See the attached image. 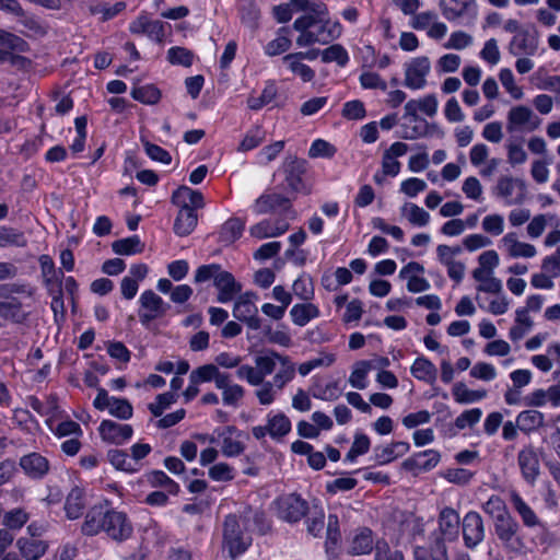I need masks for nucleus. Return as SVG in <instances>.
Segmentation results:
<instances>
[{
	"instance_id": "f257e3e1",
	"label": "nucleus",
	"mask_w": 560,
	"mask_h": 560,
	"mask_svg": "<svg viewBox=\"0 0 560 560\" xmlns=\"http://www.w3.org/2000/svg\"><path fill=\"white\" fill-rule=\"evenodd\" d=\"M254 364L241 366L236 376L257 387L254 395L261 406L272 405L283 388L294 380L296 371L301 376H306L315 370L312 360L296 366L289 355L275 350L256 355Z\"/></svg>"
},
{
	"instance_id": "f03ea898",
	"label": "nucleus",
	"mask_w": 560,
	"mask_h": 560,
	"mask_svg": "<svg viewBox=\"0 0 560 560\" xmlns=\"http://www.w3.org/2000/svg\"><path fill=\"white\" fill-rule=\"evenodd\" d=\"M248 514H229L223 521L222 551L226 552L232 560L242 556L252 545Z\"/></svg>"
},
{
	"instance_id": "7ed1b4c3",
	"label": "nucleus",
	"mask_w": 560,
	"mask_h": 560,
	"mask_svg": "<svg viewBox=\"0 0 560 560\" xmlns=\"http://www.w3.org/2000/svg\"><path fill=\"white\" fill-rule=\"evenodd\" d=\"M194 279L197 283L213 280V285L218 290L217 301L219 303L225 304L231 302L242 291V284L235 280L231 272L222 269L219 264L198 267Z\"/></svg>"
},
{
	"instance_id": "20e7f679",
	"label": "nucleus",
	"mask_w": 560,
	"mask_h": 560,
	"mask_svg": "<svg viewBox=\"0 0 560 560\" xmlns=\"http://www.w3.org/2000/svg\"><path fill=\"white\" fill-rule=\"evenodd\" d=\"M197 438L202 442L218 443L222 455L225 457H237L245 451V435L234 425H228L218 430L217 435L201 434Z\"/></svg>"
},
{
	"instance_id": "39448f33",
	"label": "nucleus",
	"mask_w": 560,
	"mask_h": 560,
	"mask_svg": "<svg viewBox=\"0 0 560 560\" xmlns=\"http://www.w3.org/2000/svg\"><path fill=\"white\" fill-rule=\"evenodd\" d=\"M431 60L427 56H417L404 63V85L409 90H423L431 73Z\"/></svg>"
},
{
	"instance_id": "423d86ee",
	"label": "nucleus",
	"mask_w": 560,
	"mask_h": 560,
	"mask_svg": "<svg viewBox=\"0 0 560 560\" xmlns=\"http://www.w3.org/2000/svg\"><path fill=\"white\" fill-rule=\"evenodd\" d=\"M494 533L506 551L520 555L525 550L520 525L512 516L494 524Z\"/></svg>"
},
{
	"instance_id": "0eeeda50",
	"label": "nucleus",
	"mask_w": 560,
	"mask_h": 560,
	"mask_svg": "<svg viewBox=\"0 0 560 560\" xmlns=\"http://www.w3.org/2000/svg\"><path fill=\"white\" fill-rule=\"evenodd\" d=\"M275 505L278 517L288 523L300 522L308 511L307 501L296 493L279 497Z\"/></svg>"
},
{
	"instance_id": "6e6552de",
	"label": "nucleus",
	"mask_w": 560,
	"mask_h": 560,
	"mask_svg": "<svg viewBox=\"0 0 560 560\" xmlns=\"http://www.w3.org/2000/svg\"><path fill=\"white\" fill-rule=\"evenodd\" d=\"M138 303L139 320L145 327H148L153 320L163 317L170 307L163 299L152 290L143 291Z\"/></svg>"
},
{
	"instance_id": "1a4fd4ad",
	"label": "nucleus",
	"mask_w": 560,
	"mask_h": 560,
	"mask_svg": "<svg viewBox=\"0 0 560 560\" xmlns=\"http://www.w3.org/2000/svg\"><path fill=\"white\" fill-rule=\"evenodd\" d=\"M541 125V119L527 106L512 107L506 116V129L509 132H533Z\"/></svg>"
},
{
	"instance_id": "9d476101",
	"label": "nucleus",
	"mask_w": 560,
	"mask_h": 560,
	"mask_svg": "<svg viewBox=\"0 0 560 560\" xmlns=\"http://www.w3.org/2000/svg\"><path fill=\"white\" fill-rule=\"evenodd\" d=\"M256 299V293L248 291L238 295L233 306V316L253 330H258L261 327V319L255 304Z\"/></svg>"
},
{
	"instance_id": "9b49d317",
	"label": "nucleus",
	"mask_w": 560,
	"mask_h": 560,
	"mask_svg": "<svg viewBox=\"0 0 560 560\" xmlns=\"http://www.w3.org/2000/svg\"><path fill=\"white\" fill-rule=\"evenodd\" d=\"M463 540L468 549H475L486 536L485 524L481 515L476 511H469L462 521Z\"/></svg>"
},
{
	"instance_id": "f8f14e48",
	"label": "nucleus",
	"mask_w": 560,
	"mask_h": 560,
	"mask_svg": "<svg viewBox=\"0 0 560 560\" xmlns=\"http://www.w3.org/2000/svg\"><path fill=\"white\" fill-rule=\"evenodd\" d=\"M495 195L508 206L521 205L526 196L525 183L511 176H502L497 183Z\"/></svg>"
},
{
	"instance_id": "ddd939ff",
	"label": "nucleus",
	"mask_w": 560,
	"mask_h": 560,
	"mask_svg": "<svg viewBox=\"0 0 560 560\" xmlns=\"http://www.w3.org/2000/svg\"><path fill=\"white\" fill-rule=\"evenodd\" d=\"M132 532V525L125 513L108 509L103 533L116 541H124Z\"/></svg>"
},
{
	"instance_id": "4468645a",
	"label": "nucleus",
	"mask_w": 560,
	"mask_h": 560,
	"mask_svg": "<svg viewBox=\"0 0 560 560\" xmlns=\"http://www.w3.org/2000/svg\"><path fill=\"white\" fill-rule=\"evenodd\" d=\"M439 7L443 16L450 22L477 16L476 0H440Z\"/></svg>"
},
{
	"instance_id": "2eb2a0df",
	"label": "nucleus",
	"mask_w": 560,
	"mask_h": 560,
	"mask_svg": "<svg viewBox=\"0 0 560 560\" xmlns=\"http://www.w3.org/2000/svg\"><path fill=\"white\" fill-rule=\"evenodd\" d=\"M517 463L524 480L532 486L535 485L540 474L539 456L535 447L524 446L517 454Z\"/></svg>"
},
{
	"instance_id": "dca6fc26",
	"label": "nucleus",
	"mask_w": 560,
	"mask_h": 560,
	"mask_svg": "<svg viewBox=\"0 0 560 560\" xmlns=\"http://www.w3.org/2000/svg\"><path fill=\"white\" fill-rule=\"evenodd\" d=\"M98 432L104 442L121 445L131 439L133 429L127 423L103 420L98 427Z\"/></svg>"
},
{
	"instance_id": "f3484780",
	"label": "nucleus",
	"mask_w": 560,
	"mask_h": 560,
	"mask_svg": "<svg viewBox=\"0 0 560 560\" xmlns=\"http://www.w3.org/2000/svg\"><path fill=\"white\" fill-rule=\"evenodd\" d=\"M441 460V454L439 451L430 448L422 452H418L412 456L404 460L402 467L408 471L415 474L420 471H429L438 466Z\"/></svg>"
},
{
	"instance_id": "a211bd4d",
	"label": "nucleus",
	"mask_w": 560,
	"mask_h": 560,
	"mask_svg": "<svg viewBox=\"0 0 560 560\" xmlns=\"http://www.w3.org/2000/svg\"><path fill=\"white\" fill-rule=\"evenodd\" d=\"M409 122L402 126L401 137L407 140H416L433 135L443 136L442 130L435 124H429L420 116L408 117Z\"/></svg>"
},
{
	"instance_id": "6ab92c4d",
	"label": "nucleus",
	"mask_w": 560,
	"mask_h": 560,
	"mask_svg": "<svg viewBox=\"0 0 560 560\" xmlns=\"http://www.w3.org/2000/svg\"><path fill=\"white\" fill-rule=\"evenodd\" d=\"M539 46V38L535 32L522 30L517 32L509 45V51L513 56H534Z\"/></svg>"
},
{
	"instance_id": "aec40b11",
	"label": "nucleus",
	"mask_w": 560,
	"mask_h": 560,
	"mask_svg": "<svg viewBox=\"0 0 560 560\" xmlns=\"http://www.w3.org/2000/svg\"><path fill=\"white\" fill-rule=\"evenodd\" d=\"M408 152V145L405 142L396 141L386 149L382 155L381 168L384 174L396 177L400 173L401 163L398 158Z\"/></svg>"
},
{
	"instance_id": "412c9836",
	"label": "nucleus",
	"mask_w": 560,
	"mask_h": 560,
	"mask_svg": "<svg viewBox=\"0 0 560 560\" xmlns=\"http://www.w3.org/2000/svg\"><path fill=\"white\" fill-rule=\"evenodd\" d=\"M501 248L512 258H533L537 254L534 245L521 242L516 233H506L500 241Z\"/></svg>"
},
{
	"instance_id": "4be33fe9",
	"label": "nucleus",
	"mask_w": 560,
	"mask_h": 560,
	"mask_svg": "<svg viewBox=\"0 0 560 560\" xmlns=\"http://www.w3.org/2000/svg\"><path fill=\"white\" fill-rule=\"evenodd\" d=\"M20 466L24 474L32 479H42L49 471L48 459L39 453H30L22 456Z\"/></svg>"
},
{
	"instance_id": "5701e85b",
	"label": "nucleus",
	"mask_w": 560,
	"mask_h": 560,
	"mask_svg": "<svg viewBox=\"0 0 560 560\" xmlns=\"http://www.w3.org/2000/svg\"><path fill=\"white\" fill-rule=\"evenodd\" d=\"M39 266L44 283L49 294H54V291L59 292V289L62 288V270L56 269L52 258L48 255H42L39 257Z\"/></svg>"
},
{
	"instance_id": "b1692460",
	"label": "nucleus",
	"mask_w": 560,
	"mask_h": 560,
	"mask_svg": "<svg viewBox=\"0 0 560 560\" xmlns=\"http://www.w3.org/2000/svg\"><path fill=\"white\" fill-rule=\"evenodd\" d=\"M108 509L103 505L92 506L85 514L81 532L88 536L103 533Z\"/></svg>"
},
{
	"instance_id": "393cba45",
	"label": "nucleus",
	"mask_w": 560,
	"mask_h": 560,
	"mask_svg": "<svg viewBox=\"0 0 560 560\" xmlns=\"http://www.w3.org/2000/svg\"><path fill=\"white\" fill-rule=\"evenodd\" d=\"M289 229V223L285 220H262L249 229L252 236L262 240L269 237H277L284 234Z\"/></svg>"
},
{
	"instance_id": "a878e982",
	"label": "nucleus",
	"mask_w": 560,
	"mask_h": 560,
	"mask_svg": "<svg viewBox=\"0 0 560 560\" xmlns=\"http://www.w3.org/2000/svg\"><path fill=\"white\" fill-rule=\"evenodd\" d=\"M319 22L318 19L315 18V15L311 13H306L304 15H301L293 22V30L299 32V36L296 37V45L299 47H308L313 45L314 40H317L313 37V30L317 23Z\"/></svg>"
},
{
	"instance_id": "bb28decb",
	"label": "nucleus",
	"mask_w": 560,
	"mask_h": 560,
	"mask_svg": "<svg viewBox=\"0 0 560 560\" xmlns=\"http://www.w3.org/2000/svg\"><path fill=\"white\" fill-rule=\"evenodd\" d=\"M409 450L410 445L408 442H392L386 445L376 446L374 448V459L380 465H386L396 458L404 456L409 452Z\"/></svg>"
},
{
	"instance_id": "cd10ccee",
	"label": "nucleus",
	"mask_w": 560,
	"mask_h": 560,
	"mask_svg": "<svg viewBox=\"0 0 560 560\" xmlns=\"http://www.w3.org/2000/svg\"><path fill=\"white\" fill-rule=\"evenodd\" d=\"M460 518L453 508H444L439 515V529L444 539L455 540L458 536Z\"/></svg>"
},
{
	"instance_id": "c85d7f7f",
	"label": "nucleus",
	"mask_w": 560,
	"mask_h": 560,
	"mask_svg": "<svg viewBox=\"0 0 560 560\" xmlns=\"http://www.w3.org/2000/svg\"><path fill=\"white\" fill-rule=\"evenodd\" d=\"M439 102L434 94H428L419 100H410L406 103L404 117H416L418 112L433 117L438 113Z\"/></svg>"
},
{
	"instance_id": "c756f323",
	"label": "nucleus",
	"mask_w": 560,
	"mask_h": 560,
	"mask_svg": "<svg viewBox=\"0 0 560 560\" xmlns=\"http://www.w3.org/2000/svg\"><path fill=\"white\" fill-rule=\"evenodd\" d=\"M218 389L222 392V401L225 406L237 408L245 396V389L242 385L232 383L230 375L219 380Z\"/></svg>"
},
{
	"instance_id": "7c9ffc66",
	"label": "nucleus",
	"mask_w": 560,
	"mask_h": 560,
	"mask_svg": "<svg viewBox=\"0 0 560 560\" xmlns=\"http://www.w3.org/2000/svg\"><path fill=\"white\" fill-rule=\"evenodd\" d=\"M269 436L273 440H281L292 428L290 419L281 411H269L266 416Z\"/></svg>"
},
{
	"instance_id": "2f4dec72",
	"label": "nucleus",
	"mask_w": 560,
	"mask_h": 560,
	"mask_svg": "<svg viewBox=\"0 0 560 560\" xmlns=\"http://www.w3.org/2000/svg\"><path fill=\"white\" fill-rule=\"evenodd\" d=\"M66 516L69 520H78L85 510V494L80 487H73L68 493L65 502Z\"/></svg>"
},
{
	"instance_id": "473e14b6",
	"label": "nucleus",
	"mask_w": 560,
	"mask_h": 560,
	"mask_svg": "<svg viewBox=\"0 0 560 560\" xmlns=\"http://www.w3.org/2000/svg\"><path fill=\"white\" fill-rule=\"evenodd\" d=\"M129 30L132 34H143L154 39H160L163 36L162 23L153 21L145 15H140L131 22Z\"/></svg>"
},
{
	"instance_id": "72a5a7b5",
	"label": "nucleus",
	"mask_w": 560,
	"mask_h": 560,
	"mask_svg": "<svg viewBox=\"0 0 560 560\" xmlns=\"http://www.w3.org/2000/svg\"><path fill=\"white\" fill-rule=\"evenodd\" d=\"M179 208L180 209L174 223V232L178 236H187L195 230L198 217L191 207L184 206Z\"/></svg>"
},
{
	"instance_id": "f704fd0d",
	"label": "nucleus",
	"mask_w": 560,
	"mask_h": 560,
	"mask_svg": "<svg viewBox=\"0 0 560 560\" xmlns=\"http://www.w3.org/2000/svg\"><path fill=\"white\" fill-rule=\"evenodd\" d=\"M172 201L178 207H191L195 211L203 207V196L200 191L182 186L173 192Z\"/></svg>"
},
{
	"instance_id": "c9c22d12",
	"label": "nucleus",
	"mask_w": 560,
	"mask_h": 560,
	"mask_svg": "<svg viewBox=\"0 0 560 560\" xmlns=\"http://www.w3.org/2000/svg\"><path fill=\"white\" fill-rule=\"evenodd\" d=\"M319 315L318 306L313 303L294 304L290 310L293 324L300 327L306 326L311 320L319 317Z\"/></svg>"
},
{
	"instance_id": "e433bc0d",
	"label": "nucleus",
	"mask_w": 560,
	"mask_h": 560,
	"mask_svg": "<svg viewBox=\"0 0 560 560\" xmlns=\"http://www.w3.org/2000/svg\"><path fill=\"white\" fill-rule=\"evenodd\" d=\"M534 322L527 310H516L514 325L509 330V338L513 342L522 340L533 328Z\"/></svg>"
},
{
	"instance_id": "4c0bfd02",
	"label": "nucleus",
	"mask_w": 560,
	"mask_h": 560,
	"mask_svg": "<svg viewBox=\"0 0 560 560\" xmlns=\"http://www.w3.org/2000/svg\"><path fill=\"white\" fill-rule=\"evenodd\" d=\"M545 423V416L542 412L534 409L521 411L516 417V425L525 433H530Z\"/></svg>"
},
{
	"instance_id": "58836bf2",
	"label": "nucleus",
	"mask_w": 560,
	"mask_h": 560,
	"mask_svg": "<svg viewBox=\"0 0 560 560\" xmlns=\"http://www.w3.org/2000/svg\"><path fill=\"white\" fill-rule=\"evenodd\" d=\"M28 315L18 299L0 301V317L13 323H23Z\"/></svg>"
},
{
	"instance_id": "ea45409f",
	"label": "nucleus",
	"mask_w": 560,
	"mask_h": 560,
	"mask_svg": "<svg viewBox=\"0 0 560 560\" xmlns=\"http://www.w3.org/2000/svg\"><path fill=\"white\" fill-rule=\"evenodd\" d=\"M373 369V362L366 360L355 362L348 378L349 384L355 389H365L369 386V373Z\"/></svg>"
},
{
	"instance_id": "a19ab883",
	"label": "nucleus",
	"mask_w": 560,
	"mask_h": 560,
	"mask_svg": "<svg viewBox=\"0 0 560 560\" xmlns=\"http://www.w3.org/2000/svg\"><path fill=\"white\" fill-rule=\"evenodd\" d=\"M318 23H320V25L315 31H313V37L317 39L313 42V45H326L340 36L341 25L339 22L319 20Z\"/></svg>"
},
{
	"instance_id": "79ce46f5",
	"label": "nucleus",
	"mask_w": 560,
	"mask_h": 560,
	"mask_svg": "<svg viewBox=\"0 0 560 560\" xmlns=\"http://www.w3.org/2000/svg\"><path fill=\"white\" fill-rule=\"evenodd\" d=\"M410 372L413 377L428 384H433L438 376V370L435 365L423 357L417 358L413 361L410 368Z\"/></svg>"
},
{
	"instance_id": "37998d69",
	"label": "nucleus",
	"mask_w": 560,
	"mask_h": 560,
	"mask_svg": "<svg viewBox=\"0 0 560 560\" xmlns=\"http://www.w3.org/2000/svg\"><path fill=\"white\" fill-rule=\"evenodd\" d=\"M400 214L413 226L423 228L430 223V214L423 208L412 202H406L400 208Z\"/></svg>"
},
{
	"instance_id": "c03bdc74",
	"label": "nucleus",
	"mask_w": 560,
	"mask_h": 560,
	"mask_svg": "<svg viewBox=\"0 0 560 560\" xmlns=\"http://www.w3.org/2000/svg\"><path fill=\"white\" fill-rule=\"evenodd\" d=\"M289 32V27L279 28L276 38L267 43L264 47L265 55L275 57L288 51L292 45Z\"/></svg>"
},
{
	"instance_id": "a18cd8bd",
	"label": "nucleus",
	"mask_w": 560,
	"mask_h": 560,
	"mask_svg": "<svg viewBox=\"0 0 560 560\" xmlns=\"http://www.w3.org/2000/svg\"><path fill=\"white\" fill-rule=\"evenodd\" d=\"M282 61L287 68L292 73L300 77L303 82H311L315 78V71L303 63L295 52L285 55Z\"/></svg>"
},
{
	"instance_id": "49530a36",
	"label": "nucleus",
	"mask_w": 560,
	"mask_h": 560,
	"mask_svg": "<svg viewBox=\"0 0 560 560\" xmlns=\"http://www.w3.org/2000/svg\"><path fill=\"white\" fill-rule=\"evenodd\" d=\"M16 546L26 560H37L46 552L47 545L43 540L20 538Z\"/></svg>"
},
{
	"instance_id": "de8ad7c7",
	"label": "nucleus",
	"mask_w": 560,
	"mask_h": 560,
	"mask_svg": "<svg viewBox=\"0 0 560 560\" xmlns=\"http://www.w3.org/2000/svg\"><path fill=\"white\" fill-rule=\"evenodd\" d=\"M27 238L24 232L12 226L0 225V247H25Z\"/></svg>"
},
{
	"instance_id": "09e8293b",
	"label": "nucleus",
	"mask_w": 560,
	"mask_h": 560,
	"mask_svg": "<svg viewBox=\"0 0 560 560\" xmlns=\"http://www.w3.org/2000/svg\"><path fill=\"white\" fill-rule=\"evenodd\" d=\"M225 375L226 373L220 372L217 365L205 364L194 370L189 375V380H191L192 383L200 384L213 381L217 387L219 380L224 378Z\"/></svg>"
},
{
	"instance_id": "8fccbe9b",
	"label": "nucleus",
	"mask_w": 560,
	"mask_h": 560,
	"mask_svg": "<svg viewBox=\"0 0 560 560\" xmlns=\"http://www.w3.org/2000/svg\"><path fill=\"white\" fill-rule=\"evenodd\" d=\"M482 510L493 520V525L511 516L505 502L499 495H491L482 504Z\"/></svg>"
},
{
	"instance_id": "3c124183",
	"label": "nucleus",
	"mask_w": 560,
	"mask_h": 560,
	"mask_svg": "<svg viewBox=\"0 0 560 560\" xmlns=\"http://www.w3.org/2000/svg\"><path fill=\"white\" fill-rule=\"evenodd\" d=\"M144 244L138 235L120 238L112 244V249L117 255H136L143 252Z\"/></svg>"
},
{
	"instance_id": "603ef678",
	"label": "nucleus",
	"mask_w": 560,
	"mask_h": 560,
	"mask_svg": "<svg viewBox=\"0 0 560 560\" xmlns=\"http://www.w3.org/2000/svg\"><path fill=\"white\" fill-rule=\"evenodd\" d=\"M511 503L515 511L520 514L524 525L528 527H534L539 523L536 513L515 491L511 493Z\"/></svg>"
},
{
	"instance_id": "864d4df0",
	"label": "nucleus",
	"mask_w": 560,
	"mask_h": 560,
	"mask_svg": "<svg viewBox=\"0 0 560 560\" xmlns=\"http://www.w3.org/2000/svg\"><path fill=\"white\" fill-rule=\"evenodd\" d=\"M0 61L5 60L9 55L8 50L11 51H24L26 49V43L21 37L0 28Z\"/></svg>"
},
{
	"instance_id": "5fc2aeb1",
	"label": "nucleus",
	"mask_w": 560,
	"mask_h": 560,
	"mask_svg": "<svg viewBox=\"0 0 560 560\" xmlns=\"http://www.w3.org/2000/svg\"><path fill=\"white\" fill-rule=\"evenodd\" d=\"M245 224L238 218L228 220L221 228L220 242L229 245L238 240L244 231Z\"/></svg>"
},
{
	"instance_id": "6e6d98bb",
	"label": "nucleus",
	"mask_w": 560,
	"mask_h": 560,
	"mask_svg": "<svg viewBox=\"0 0 560 560\" xmlns=\"http://www.w3.org/2000/svg\"><path fill=\"white\" fill-rule=\"evenodd\" d=\"M453 397L458 404H472L482 400L487 396L485 389L472 390L464 383H457L452 389Z\"/></svg>"
},
{
	"instance_id": "4d7b16f0",
	"label": "nucleus",
	"mask_w": 560,
	"mask_h": 560,
	"mask_svg": "<svg viewBox=\"0 0 560 560\" xmlns=\"http://www.w3.org/2000/svg\"><path fill=\"white\" fill-rule=\"evenodd\" d=\"M148 481L152 487L163 488L168 494L176 495L179 492V485L162 470L151 471L148 475Z\"/></svg>"
},
{
	"instance_id": "13d9d810",
	"label": "nucleus",
	"mask_w": 560,
	"mask_h": 560,
	"mask_svg": "<svg viewBox=\"0 0 560 560\" xmlns=\"http://www.w3.org/2000/svg\"><path fill=\"white\" fill-rule=\"evenodd\" d=\"M320 57L323 62H336L340 67H345L349 62L348 51L339 44H334L322 50Z\"/></svg>"
},
{
	"instance_id": "bf43d9fd",
	"label": "nucleus",
	"mask_w": 560,
	"mask_h": 560,
	"mask_svg": "<svg viewBox=\"0 0 560 560\" xmlns=\"http://www.w3.org/2000/svg\"><path fill=\"white\" fill-rule=\"evenodd\" d=\"M359 82L364 90L387 91V82L381 74L371 70H363L359 77Z\"/></svg>"
},
{
	"instance_id": "052dcab7",
	"label": "nucleus",
	"mask_w": 560,
	"mask_h": 560,
	"mask_svg": "<svg viewBox=\"0 0 560 560\" xmlns=\"http://www.w3.org/2000/svg\"><path fill=\"white\" fill-rule=\"evenodd\" d=\"M110 464L119 470L126 472H136L139 470V466L128 457L127 453L120 450H112L107 454Z\"/></svg>"
},
{
	"instance_id": "680f3d73",
	"label": "nucleus",
	"mask_w": 560,
	"mask_h": 560,
	"mask_svg": "<svg viewBox=\"0 0 560 560\" xmlns=\"http://www.w3.org/2000/svg\"><path fill=\"white\" fill-rule=\"evenodd\" d=\"M287 202V200L278 194L261 195L253 207L254 211L258 214L267 213L272 211L277 207H280Z\"/></svg>"
},
{
	"instance_id": "e2e57ef3",
	"label": "nucleus",
	"mask_w": 560,
	"mask_h": 560,
	"mask_svg": "<svg viewBox=\"0 0 560 560\" xmlns=\"http://www.w3.org/2000/svg\"><path fill=\"white\" fill-rule=\"evenodd\" d=\"M131 96L133 100L148 104L153 105L156 104L161 98V93L158 88L151 84L142 85L135 88L131 92Z\"/></svg>"
},
{
	"instance_id": "0e129e2a",
	"label": "nucleus",
	"mask_w": 560,
	"mask_h": 560,
	"mask_svg": "<svg viewBox=\"0 0 560 560\" xmlns=\"http://www.w3.org/2000/svg\"><path fill=\"white\" fill-rule=\"evenodd\" d=\"M312 395L316 399L324 401L337 400L341 395L338 382H329L325 385H315L312 390Z\"/></svg>"
},
{
	"instance_id": "69168bd1",
	"label": "nucleus",
	"mask_w": 560,
	"mask_h": 560,
	"mask_svg": "<svg viewBox=\"0 0 560 560\" xmlns=\"http://www.w3.org/2000/svg\"><path fill=\"white\" fill-rule=\"evenodd\" d=\"M508 162L512 165H521L527 161V153L521 141L508 140L505 143Z\"/></svg>"
},
{
	"instance_id": "338daca9",
	"label": "nucleus",
	"mask_w": 560,
	"mask_h": 560,
	"mask_svg": "<svg viewBox=\"0 0 560 560\" xmlns=\"http://www.w3.org/2000/svg\"><path fill=\"white\" fill-rule=\"evenodd\" d=\"M277 95V88L275 84H267L262 90L260 96H249L247 98V106L253 110H259L265 105L275 100Z\"/></svg>"
},
{
	"instance_id": "774afa93",
	"label": "nucleus",
	"mask_w": 560,
	"mask_h": 560,
	"mask_svg": "<svg viewBox=\"0 0 560 560\" xmlns=\"http://www.w3.org/2000/svg\"><path fill=\"white\" fill-rule=\"evenodd\" d=\"M371 446L370 438L366 434L358 433L354 436L353 443L347 453L345 460L346 462H354V459L369 452Z\"/></svg>"
}]
</instances>
